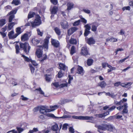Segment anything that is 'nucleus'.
Here are the masks:
<instances>
[{
    "mask_svg": "<svg viewBox=\"0 0 133 133\" xmlns=\"http://www.w3.org/2000/svg\"><path fill=\"white\" fill-rule=\"evenodd\" d=\"M20 46L21 48L23 49L24 52L26 54H28L31 48L28 43L27 42H25L24 43H20Z\"/></svg>",
    "mask_w": 133,
    "mask_h": 133,
    "instance_id": "f257e3e1",
    "label": "nucleus"
},
{
    "mask_svg": "<svg viewBox=\"0 0 133 133\" xmlns=\"http://www.w3.org/2000/svg\"><path fill=\"white\" fill-rule=\"evenodd\" d=\"M31 23L32 27H34L36 26H38L41 24V17L39 15L37 16L34 22H31Z\"/></svg>",
    "mask_w": 133,
    "mask_h": 133,
    "instance_id": "f03ea898",
    "label": "nucleus"
},
{
    "mask_svg": "<svg viewBox=\"0 0 133 133\" xmlns=\"http://www.w3.org/2000/svg\"><path fill=\"white\" fill-rule=\"evenodd\" d=\"M48 107L46 106H41L40 107L39 111L42 114L45 115L47 112H50L53 111L55 109L51 110L48 109Z\"/></svg>",
    "mask_w": 133,
    "mask_h": 133,
    "instance_id": "7ed1b4c3",
    "label": "nucleus"
},
{
    "mask_svg": "<svg viewBox=\"0 0 133 133\" xmlns=\"http://www.w3.org/2000/svg\"><path fill=\"white\" fill-rule=\"evenodd\" d=\"M72 117L73 118L76 119H79L81 120H92L93 119V117L92 116H72Z\"/></svg>",
    "mask_w": 133,
    "mask_h": 133,
    "instance_id": "20e7f679",
    "label": "nucleus"
},
{
    "mask_svg": "<svg viewBox=\"0 0 133 133\" xmlns=\"http://www.w3.org/2000/svg\"><path fill=\"white\" fill-rule=\"evenodd\" d=\"M17 11V9H16L11 11L8 14L7 16H10L9 18V22L10 23L12 22L13 19L15 17V14L16 13Z\"/></svg>",
    "mask_w": 133,
    "mask_h": 133,
    "instance_id": "39448f33",
    "label": "nucleus"
},
{
    "mask_svg": "<svg viewBox=\"0 0 133 133\" xmlns=\"http://www.w3.org/2000/svg\"><path fill=\"white\" fill-rule=\"evenodd\" d=\"M47 116L49 117H51L55 118H70L71 117V116L70 115H64L63 116L61 117H57L54 116V115L52 114L48 113L46 115Z\"/></svg>",
    "mask_w": 133,
    "mask_h": 133,
    "instance_id": "423d86ee",
    "label": "nucleus"
},
{
    "mask_svg": "<svg viewBox=\"0 0 133 133\" xmlns=\"http://www.w3.org/2000/svg\"><path fill=\"white\" fill-rule=\"evenodd\" d=\"M95 127L97 128L98 130V131L100 133H101L100 131L99 130H105L106 129V127H107V124H102L101 125H97V124H96L95 125Z\"/></svg>",
    "mask_w": 133,
    "mask_h": 133,
    "instance_id": "0eeeda50",
    "label": "nucleus"
},
{
    "mask_svg": "<svg viewBox=\"0 0 133 133\" xmlns=\"http://www.w3.org/2000/svg\"><path fill=\"white\" fill-rule=\"evenodd\" d=\"M50 37L51 36L50 35H47L44 40V42L43 44V45L44 47V48L46 50H47L48 48V44L49 41V40Z\"/></svg>",
    "mask_w": 133,
    "mask_h": 133,
    "instance_id": "6e6552de",
    "label": "nucleus"
},
{
    "mask_svg": "<svg viewBox=\"0 0 133 133\" xmlns=\"http://www.w3.org/2000/svg\"><path fill=\"white\" fill-rule=\"evenodd\" d=\"M91 25V30L94 32L96 31L97 27L99 25L98 23L96 22H94L92 23Z\"/></svg>",
    "mask_w": 133,
    "mask_h": 133,
    "instance_id": "1a4fd4ad",
    "label": "nucleus"
},
{
    "mask_svg": "<svg viewBox=\"0 0 133 133\" xmlns=\"http://www.w3.org/2000/svg\"><path fill=\"white\" fill-rule=\"evenodd\" d=\"M58 8L56 6H54L52 9H50V11L51 14V18H52L54 16V15L56 14Z\"/></svg>",
    "mask_w": 133,
    "mask_h": 133,
    "instance_id": "9d476101",
    "label": "nucleus"
},
{
    "mask_svg": "<svg viewBox=\"0 0 133 133\" xmlns=\"http://www.w3.org/2000/svg\"><path fill=\"white\" fill-rule=\"evenodd\" d=\"M44 47L43 46H40L39 49H38L36 51V55L38 58H40L41 57L42 54V52L41 50Z\"/></svg>",
    "mask_w": 133,
    "mask_h": 133,
    "instance_id": "9b49d317",
    "label": "nucleus"
},
{
    "mask_svg": "<svg viewBox=\"0 0 133 133\" xmlns=\"http://www.w3.org/2000/svg\"><path fill=\"white\" fill-rule=\"evenodd\" d=\"M14 31L13 30L11 31L9 33L8 36L10 39H13L17 37V35L16 34H14Z\"/></svg>",
    "mask_w": 133,
    "mask_h": 133,
    "instance_id": "f8f14e48",
    "label": "nucleus"
},
{
    "mask_svg": "<svg viewBox=\"0 0 133 133\" xmlns=\"http://www.w3.org/2000/svg\"><path fill=\"white\" fill-rule=\"evenodd\" d=\"M60 24L62 28L63 29H66L69 26L68 23L65 20H63L61 22Z\"/></svg>",
    "mask_w": 133,
    "mask_h": 133,
    "instance_id": "ddd939ff",
    "label": "nucleus"
},
{
    "mask_svg": "<svg viewBox=\"0 0 133 133\" xmlns=\"http://www.w3.org/2000/svg\"><path fill=\"white\" fill-rule=\"evenodd\" d=\"M77 29L78 28L76 27H72L70 28L68 31V34L69 35H71L74 32H75Z\"/></svg>",
    "mask_w": 133,
    "mask_h": 133,
    "instance_id": "4468645a",
    "label": "nucleus"
},
{
    "mask_svg": "<svg viewBox=\"0 0 133 133\" xmlns=\"http://www.w3.org/2000/svg\"><path fill=\"white\" fill-rule=\"evenodd\" d=\"M51 43L52 45L56 48H58L59 47L60 44L58 41L55 39H52Z\"/></svg>",
    "mask_w": 133,
    "mask_h": 133,
    "instance_id": "2eb2a0df",
    "label": "nucleus"
},
{
    "mask_svg": "<svg viewBox=\"0 0 133 133\" xmlns=\"http://www.w3.org/2000/svg\"><path fill=\"white\" fill-rule=\"evenodd\" d=\"M81 53L83 55L85 56L89 54L88 51L85 47H83L82 48Z\"/></svg>",
    "mask_w": 133,
    "mask_h": 133,
    "instance_id": "dca6fc26",
    "label": "nucleus"
},
{
    "mask_svg": "<svg viewBox=\"0 0 133 133\" xmlns=\"http://www.w3.org/2000/svg\"><path fill=\"white\" fill-rule=\"evenodd\" d=\"M21 38L22 41L23 42L28 40L29 39L28 34L26 33L24 34L21 36Z\"/></svg>",
    "mask_w": 133,
    "mask_h": 133,
    "instance_id": "f3484780",
    "label": "nucleus"
},
{
    "mask_svg": "<svg viewBox=\"0 0 133 133\" xmlns=\"http://www.w3.org/2000/svg\"><path fill=\"white\" fill-rule=\"evenodd\" d=\"M77 73L82 75L84 74V71L82 67L79 65L78 66Z\"/></svg>",
    "mask_w": 133,
    "mask_h": 133,
    "instance_id": "a211bd4d",
    "label": "nucleus"
},
{
    "mask_svg": "<svg viewBox=\"0 0 133 133\" xmlns=\"http://www.w3.org/2000/svg\"><path fill=\"white\" fill-rule=\"evenodd\" d=\"M31 41L33 44L34 45H35L39 43L40 41L35 37L32 39Z\"/></svg>",
    "mask_w": 133,
    "mask_h": 133,
    "instance_id": "6ab92c4d",
    "label": "nucleus"
},
{
    "mask_svg": "<svg viewBox=\"0 0 133 133\" xmlns=\"http://www.w3.org/2000/svg\"><path fill=\"white\" fill-rule=\"evenodd\" d=\"M106 85V83L104 81L99 82L98 84V86L101 87L102 88H104Z\"/></svg>",
    "mask_w": 133,
    "mask_h": 133,
    "instance_id": "aec40b11",
    "label": "nucleus"
},
{
    "mask_svg": "<svg viewBox=\"0 0 133 133\" xmlns=\"http://www.w3.org/2000/svg\"><path fill=\"white\" fill-rule=\"evenodd\" d=\"M67 10H69L73 8L74 4L73 3L70 2L67 4Z\"/></svg>",
    "mask_w": 133,
    "mask_h": 133,
    "instance_id": "412c9836",
    "label": "nucleus"
},
{
    "mask_svg": "<svg viewBox=\"0 0 133 133\" xmlns=\"http://www.w3.org/2000/svg\"><path fill=\"white\" fill-rule=\"evenodd\" d=\"M87 43L89 45L93 44L95 43V41L93 38H90L88 39Z\"/></svg>",
    "mask_w": 133,
    "mask_h": 133,
    "instance_id": "4be33fe9",
    "label": "nucleus"
},
{
    "mask_svg": "<svg viewBox=\"0 0 133 133\" xmlns=\"http://www.w3.org/2000/svg\"><path fill=\"white\" fill-rule=\"evenodd\" d=\"M35 15V13L34 12H30L28 15V19L25 20V22L26 23L29 19L33 17Z\"/></svg>",
    "mask_w": 133,
    "mask_h": 133,
    "instance_id": "5701e85b",
    "label": "nucleus"
},
{
    "mask_svg": "<svg viewBox=\"0 0 133 133\" xmlns=\"http://www.w3.org/2000/svg\"><path fill=\"white\" fill-rule=\"evenodd\" d=\"M117 39L114 38L113 37H111L110 38H108L106 39V42H108L110 41L112 42H115L117 41Z\"/></svg>",
    "mask_w": 133,
    "mask_h": 133,
    "instance_id": "b1692460",
    "label": "nucleus"
},
{
    "mask_svg": "<svg viewBox=\"0 0 133 133\" xmlns=\"http://www.w3.org/2000/svg\"><path fill=\"white\" fill-rule=\"evenodd\" d=\"M114 129V127L112 125H107L106 130H107L110 131H112Z\"/></svg>",
    "mask_w": 133,
    "mask_h": 133,
    "instance_id": "393cba45",
    "label": "nucleus"
},
{
    "mask_svg": "<svg viewBox=\"0 0 133 133\" xmlns=\"http://www.w3.org/2000/svg\"><path fill=\"white\" fill-rule=\"evenodd\" d=\"M72 36L71 39L69 41V43L72 44H75L77 43V41L75 39L72 37Z\"/></svg>",
    "mask_w": 133,
    "mask_h": 133,
    "instance_id": "a878e982",
    "label": "nucleus"
},
{
    "mask_svg": "<svg viewBox=\"0 0 133 133\" xmlns=\"http://www.w3.org/2000/svg\"><path fill=\"white\" fill-rule=\"evenodd\" d=\"M124 108L122 111L123 113H127L128 112V110L127 109V108L128 107L127 106V103H125L124 104Z\"/></svg>",
    "mask_w": 133,
    "mask_h": 133,
    "instance_id": "bb28decb",
    "label": "nucleus"
},
{
    "mask_svg": "<svg viewBox=\"0 0 133 133\" xmlns=\"http://www.w3.org/2000/svg\"><path fill=\"white\" fill-rule=\"evenodd\" d=\"M76 50L75 47L74 46H72L70 51V53L71 55H73L74 53L76 52Z\"/></svg>",
    "mask_w": 133,
    "mask_h": 133,
    "instance_id": "cd10ccee",
    "label": "nucleus"
},
{
    "mask_svg": "<svg viewBox=\"0 0 133 133\" xmlns=\"http://www.w3.org/2000/svg\"><path fill=\"white\" fill-rule=\"evenodd\" d=\"M55 31L57 35L59 36L61 34L60 29L57 27H55L54 28Z\"/></svg>",
    "mask_w": 133,
    "mask_h": 133,
    "instance_id": "c85d7f7f",
    "label": "nucleus"
},
{
    "mask_svg": "<svg viewBox=\"0 0 133 133\" xmlns=\"http://www.w3.org/2000/svg\"><path fill=\"white\" fill-rule=\"evenodd\" d=\"M93 62V60L92 59H89L87 60V65L90 66L92 65Z\"/></svg>",
    "mask_w": 133,
    "mask_h": 133,
    "instance_id": "c756f323",
    "label": "nucleus"
},
{
    "mask_svg": "<svg viewBox=\"0 0 133 133\" xmlns=\"http://www.w3.org/2000/svg\"><path fill=\"white\" fill-rule=\"evenodd\" d=\"M54 131H56L58 129V125L57 124H55L54 125H53L51 128Z\"/></svg>",
    "mask_w": 133,
    "mask_h": 133,
    "instance_id": "7c9ffc66",
    "label": "nucleus"
},
{
    "mask_svg": "<svg viewBox=\"0 0 133 133\" xmlns=\"http://www.w3.org/2000/svg\"><path fill=\"white\" fill-rule=\"evenodd\" d=\"M15 24L14 22H12L9 24L8 26V29L9 30H11Z\"/></svg>",
    "mask_w": 133,
    "mask_h": 133,
    "instance_id": "2f4dec72",
    "label": "nucleus"
},
{
    "mask_svg": "<svg viewBox=\"0 0 133 133\" xmlns=\"http://www.w3.org/2000/svg\"><path fill=\"white\" fill-rule=\"evenodd\" d=\"M21 28L20 27H18L16 29V32L17 33L15 34L17 35V36L21 33Z\"/></svg>",
    "mask_w": 133,
    "mask_h": 133,
    "instance_id": "473e14b6",
    "label": "nucleus"
},
{
    "mask_svg": "<svg viewBox=\"0 0 133 133\" xmlns=\"http://www.w3.org/2000/svg\"><path fill=\"white\" fill-rule=\"evenodd\" d=\"M5 20L4 19H2L0 20V26H2L6 23Z\"/></svg>",
    "mask_w": 133,
    "mask_h": 133,
    "instance_id": "72a5a7b5",
    "label": "nucleus"
},
{
    "mask_svg": "<svg viewBox=\"0 0 133 133\" xmlns=\"http://www.w3.org/2000/svg\"><path fill=\"white\" fill-rule=\"evenodd\" d=\"M59 66L60 69H62L63 70H65L66 69V67L65 65L63 64L60 63L59 64Z\"/></svg>",
    "mask_w": 133,
    "mask_h": 133,
    "instance_id": "f704fd0d",
    "label": "nucleus"
},
{
    "mask_svg": "<svg viewBox=\"0 0 133 133\" xmlns=\"http://www.w3.org/2000/svg\"><path fill=\"white\" fill-rule=\"evenodd\" d=\"M64 75V73L62 72L61 70H60L59 72H58L57 76L58 78H60L63 77V76Z\"/></svg>",
    "mask_w": 133,
    "mask_h": 133,
    "instance_id": "c9c22d12",
    "label": "nucleus"
},
{
    "mask_svg": "<svg viewBox=\"0 0 133 133\" xmlns=\"http://www.w3.org/2000/svg\"><path fill=\"white\" fill-rule=\"evenodd\" d=\"M123 103V101L122 100H121L119 102H118L116 100H114V104L117 105H120L121 104Z\"/></svg>",
    "mask_w": 133,
    "mask_h": 133,
    "instance_id": "e433bc0d",
    "label": "nucleus"
},
{
    "mask_svg": "<svg viewBox=\"0 0 133 133\" xmlns=\"http://www.w3.org/2000/svg\"><path fill=\"white\" fill-rule=\"evenodd\" d=\"M20 1L19 0H13L11 2L12 4H14L15 5L19 4Z\"/></svg>",
    "mask_w": 133,
    "mask_h": 133,
    "instance_id": "4c0bfd02",
    "label": "nucleus"
},
{
    "mask_svg": "<svg viewBox=\"0 0 133 133\" xmlns=\"http://www.w3.org/2000/svg\"><path fill=\"white\" fill-rule=\"evenodd\" d=\"M89 24H87L84 26V27L85 28V30H90L91 29V26Z\"/></svg>",
    "mask_w": 133,
    "mask_h": 133,
    "instance_id": "58836bf2",
    "label": "nucleus"
},
{
    "mask_svg": "<svg viewBox=\"0 0 133 133\" xmlns=\"http://www.w3.org/2000/svg\"><path fill=\"white\" fill-rule=\"evenodd\" d=\"M22 56L24 58V60L26 61L29 62L30 61H31V59H29V58H28V57H27L26 56H25L24 55H22Z\"/></svg>",
    "mask_w": 133,
    "mask_h": 133,
    "instance_id": "ea45409f",
    "label": "nucleus"
},
{
    "mask_svg": "<svg viewBox=\"0 0 133 133\" xmlns=\"http://www.w3.org/2000/svg\"><path fill=\"white\" fill-rule=\"evenodd\" d=\"M81 22L80 20H78L74 22L73 24V25L74 26H77Z\"/></svg>",
    "mask_w": 133,
    "mask_h": 133,
    "instance_id": "a19ab883",
    "label": "nucleus"
},
{
    "mask_svg": "<svg viewBox=\"0 0 133 133\" xmlns=\"http://www.w3.org/2000/svg\"><path fill=\"white\" fill-rule=\"evenodd\" d=\"M38 129L37 128H34L32 130H30L28 132L29 133H33L34 132H36L38 131Z\"/></svg>",
    "mask_w": 133,
    "mask_h": 133,
    "instance_id": "79ce46f5",
    "label": "nucleus"
},
{
    "mask_svg": "<svg viewBox=\"0 0 133 133\" xmlns=\"http://www.w3.org/2000/svg\"><path fill=\"white\" fill-rule=\"evenodd\" d=\"M38 91L39 92V93L42 95H44V92L41 90V88H38L36 89L35 90V91Z\"/></svg>",
    "mask_w": 133,
    "mask_h": 133,
    "instance_id": "37998d69",
    "label": "nucleus"
},
{
    "mask_svg": "<svg viewBox=\"0 0 133 133\" xmlns=\"http://www.w3.org/2000/svg\"><path fill=\"white\" fill-rule=\"evenodd\" d=\"M90 31L89 30H85V32L84 33V35L85 36H86L90 33Z\"/></svg>",
    "mask_w": 133,
    "mask_h": 133,
    "instance_id": "c03bdc74",
    "label": "nucleus"
},
{
    "mask_svg": "<svg viewBox=\"0 0 133 133\" xmlns=\"http://www.w3.org/2000/svg\"><path fill=\"white\" fill-rule=\"evenodd\" d=\"M108 67L112 71L114 70H115L116 69L115 67H112L110 65H108Z\"/></svg>",
    "mask_w": 133,
    "mask_h": 133,
    "instance_id": "a18cd8bd",
    "label": "nucleus"
},
{
    "mask_svg": "<svg viewBox=\"0 0 133 133\" xmlns=\"http://www.w3.org/2000/svg\"><path fill=\"white\" fill-rule=\"evenodd\" d=\"M37 31L38 34L41 36H42L43 34V32L41 31L39 29H37Z\"/></svg>",
    "mask_w": 133,
    "mask_h": 133,
    "instance_id": "49530a36",
    "label": "nucleus"
},
{
    "mask_svg": "<svg viewBox=\"0 0 133 133\" xmlns=\"http://www.w3.org/2000/svg\"><path fill=\"white\" fill-rule=\"evenodd\" d=\"M83 11L84 12L87 14H89L90 13V11L87 9H83Z\"/></svg>",
    "mask_w": 133,
    "mask_h": 133,
    "instance_id": "de8ad7c7",
    "label": "nucleus"
},
{
    "mask_svg": "<svg viewBox=\"0 0 133 133\" xmlns=\"http://www.w3.org/2000/svg\"><path fill=\"white\" fill-rule=\"evenodd\" d=\"M67 83H62L59 86L60 88H62L65 87H67Z\"/></svg>",
    "mask_w": 133,
    "mask_h": 133,
    "instance_id": "09e8293b",
    "label": "nucleus"
},
{
    "mask_svg": "<svg viewBox=\"0 0 133 133\" xmlns=\"http://www.w3.org/2000/svg\"><path fill=\"white\" fill-rule=\"evenodd\" d=\"M15 48L16 49V53L18 54L19 52V46L18 45H16L15 46Z\"/></svg>",
    "mask_w": 133,
    "mask_h": 133,
    "instance_id": "8fccbe9b",
    "label": "nucleus"
},
{
    "mask_svg": "<svg viewBox=\"0 0 133 133\" xmlns=\"http://www.w3.org/2000/svg\"><path fill=\"white\" fill-rule=\"evenodd\" d=\"M81 18V22H82L85 24H86L87 23V20L84 18L82 17H80Z\"/></svg>",
    "mask_w": 133,
    "mask_h": 133,
    "instance_id": "3c124183",
    "label": "nucleus"
},
{
    "mask_svg": "<svg viewBox=\"0 0 133 133\" xmlns=\"http://www.w3.org/2000/svg\"><path fill=\"white\" fill-rule=\"evenodd\" d=\"M68 125L67 124L65 123L63 124V126L62 129L64 130H66L67 129V126Z\"/></svg>",
    "mask_w": 133,
    "mask_h": 133,
    "instance_id": "603ef678",
    "label": "nucleus"
},
{
    "mask_svg": "<svg viewBox=\"0 0 133 133\" xmlns=\"http://www.w3.org/2000/svg\"><path fill=\"white\" fill-rule=\"evenodd\" d=\"M109 64H108V63H102V66L103 68H105L107 66L108 67V65Z\"/></svg>",
    "mask_w": 133,
    "mask_h": 133,
    "instance_id": "864d4df0",
    "label": "nucleus"
},
{
    "mask_svg": "<svg viewBox=\"0 0 133 133\" xmlns=\"http://www.w3.org/2000/svg\"><path fill=\"white\" fill-rule=\"evenodd\" d=\"M30 69L31 73H33L34 72L35 69L31 65H30Z\"/></svg>",
    "mask_w": 133,
    "mask_h": 133,
    "instance_id": "5fc2aeb1",
    "label": "nucleus"
},
{
    "mask_svg": "<svg viewBox=\"0 0 133 133\" xmlns=\"http://www.w3.org/2000/svg\"><path fill=\"white\" fill-rule=\"evenodd\" d=\"M69 131L71 133H74V130L72 127H70L69 128Z\"/></svg>",
    "mask_w": 133,
    "mask_h": 133,
    "instance_id": "6e6d98bb",
    "label": "nucleus"
},
{
    "mask_svg": "<svg viewBox=\"0 0 133 133\" xmlns=\"http://www.w3.org/2000/svg\"><path fill=\"white\" fill-rule=\"evenodd\" d=\"M51 2L54 4L56 5L57 3V0H50Z\"/></svg>",
    "mask_w": 133,
    "mask_h": 133,
    "instance_id": "4d7b16f0",
    "label": "nucleus"
},
{
    "mask_svg": "<svg viewBox=\"0 0 133 133\" xmlns=\"http://www.w3.org/2000/svg\"><path fill=\"white\" fill-rule=\"evenodd\" d=\"M47 56L46 55H44L43 56V58L41 59L40 61L41 62H43L47 58Z\"/></svg>",
    "mask_w": 133,
    "mask_h": 133,
    "instance_id": "13d9d810",
    "label": "nucleus"
},
{
    "mask_svg": "<svg viewBox=\"0 0 133 133\" xmlns=\"http://www.w3.org/2000/svg\"><path fill=\"white\" fill-rule=\"evenodd\" d=\"M121 84V82H117L115 83L114 84V85L116 87H118L119 85Z\"/></svg>",
    "mask_w": 133,
    "mask_h": 133,
    "instance_id": "bf43d9fd",
    "label": "nucleus"
},
{
    "mask_svg": "<svg viewBox=\"0 0 133 133\" xmlns=\"http://www.w3.org/2000/svg\"><path fill=\"white\" fill-rule=\"evenodd\" d=\"M53 85L56 88H57L59 87V85L57 82H55L52 83Z\"/></svg>",
    "mask_w": 133,
    "mask_h": 133,
    "instance_id": "052dcab7",
    "label": "nucleus"
},
{
    "mask_svg": "<svg viewBox=\"0 0 133 133\" xmlns=\"http://www.w3.org/2000/svg\"><path fill=\"white\" fill-rule=\"evenodd\" d=\"M130 9V7L129 6L124 7L122 8V10L123 11H124L125 10H129Z\"/></svg>",
    "mask_w": 133,
    "mask_h": 133,
    "instance_id": "680f3d73",
    "label": "nucleus"
},
{
    "mask_svg": "<svg viewBox=\"0 0 133 133\" xmlns=\"http://www.w3.org/2000/svg\"><path fill=\"white\" fill-rule=\"evenodd\" d=\"M124 50V49L122 48H118L117 49V50H116L115 52H116V54H115V55H116L117 53H118V52L119 51H123Z\"/></svg>",
    "mask_w": 133,
    "mask_h": 133,
    "instance_id": "e2e57ef3",
    "label": "nucleus"
},
{
    "mask_svg": "<svg viewBox=\"0 0 133 133\" xmlns=\"http://www.w3.org/2000/svg\"><path fill=\"white\" fill-rule=\"evenodd\" d=\"M129 57V56H128L126 58H124L123 59L120 60L119 62V63H122L123 62H124L126 59L128 58Z\"/></svg>",
    "mask_w": 133,
    "mask_h": 133,
    "instance_id": "0e129e2a",
    "label": "nucleus"
},
{
    "mask_svg": "<svg viewBox=\"0 0 133 133\" xmlns=\"http://www.w3.org/2000/svg\"><path fill=\"white\" fill-rule=\"evenodd\" d=\"M21 97H22L21 99L23 101H27L28 99L27 98L24 97L23 95H22Z\"/></svg>",
    "mask_w": 133,
    "mask_h": 133,
    "instance_id": "69168bd1",
    "label": "nucleus"
},
{
    "mask_svg": "<svg viewBox=\"0 0 133 133\" xmlns=\"http://www.w3.org/2000/svg\"><path fill=\"white\" fill-rule=\"evenodd\" d=\"M17 130L18 131L19 133H20L21 132H22L24 130V129L22 128H17Z\"/></svg>",
    "mask_w": 133,
    "mask_h": 133,
    "instance_id": "338daca9",
    "label": "nucleus"
},
{
    "mask_svg": "<svg viewBox=\"0 0 133 133\" xmlns=\"http://www.w3.org/2000/svg\"><path fill=\"white\" fill-rule=\"evenodd\" d=\"M45 79L47 81L49 82L50 81V78L47 75H46L45 77Z\"/></svg>",
    "mask_w": 133,
    "mask_h": 133,
    "instance_id": "774afa93",
    "label": "nucleus"
}]
</instances>
